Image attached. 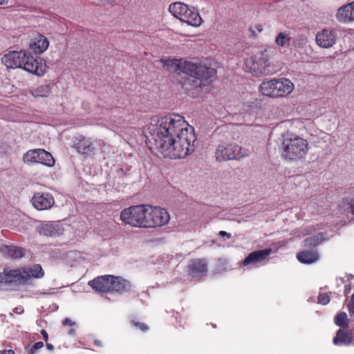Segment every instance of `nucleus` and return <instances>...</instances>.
Returning <instances> with one entry per match:
<instances>
[{
  "label": "nucleus",
  "mask_w": 354,
  "mask_h": 354,
  "mask_svg": "<svg viewBox=\"0 0 354 354\" xmlns=\"http://www.w3.org/2000/svg\"><path fill=\"white\" fill-rule=\"evenodd\" d=\"M291 37L289 33L286 32H279L275 38V44L283 48H288L290 46Z\"/></svg>",
  "instance_id": "a878e982"
},
{
  "label": "nucleus",
  "mask_w": 354,
  "mask_h": 354,
  "mask_svg": "<svg viewBox=\"0 0 354 354\" xmlns=\"http://www.w3.org/2000/svg\"><path fill=\"white\" fill-rule=\"evenodd\" d=\"M182 67L181 73L191 77L181 82L182 86L189 92L205 86L206 82L216 73L214 68L208 67L201 62L185 59Z\"/></svg>",
  "instance_id": "f03ea898"
},
{
  "label": "nucleus",
  "mask_w": 354,
  "mask_h": 354,
  "mask_svg": "<svg viewBox=\"0 0 354 354\" xmlns=\"http://www.w3.org/2000/svg\"><path fill=\"white\" fill-rule=\"evenodd\" d=\"M131 324L133 326L138 328L142 332H146L149 329V327L147 326V325L142 322L131 321Z\"/></svg>",
  "instance_id": "2f4dec72"
},
{
  "label": "nucleus",
  "mask_w": 354,
  "mask_h": 354,
  "mask_svg": "<svg viewBox=\"0 0 354 354\" xmlns=\"http://www.w3.org/2000/svg\"><path fill=\"white\" fill-rule=\"evenodd\" d=\"M23 160L27 164H42L50 167L55 165L51 153L43 149L28 150L24 154Z\"/></svg>",
  "instance_id": "f8f14e48"
},
{
  "label": "nucleus",
  "mask_w": 354,
  "mask_h": 354,
  "mask_svg": "<svg viewBox=\"0 0 354 354\" xmlns=\"http://www.w3.org/2000/svg\"><path fill=\"white\" fill-rule=\"evenodd\" d=\"M2 62L9 68H21L41 76L46 72L45 65L26 51H10L2 57Z\"/></svg>",
  "instance_id": "20e7f679"
},
{
  "label": "nucleus",
  "mask_w": 354,
  "mask_h": 354,
  "mask_svg": "<svg viewBox=\"0 0 354 354\" xmlns=\"http://www.w3.org/2000/svg\"><path fill=\"white\" fill-rule=\"evenodd\" d=\"M245 66L246 71L257 77L274 73V71L270 69L271 65L266 50L259 51L247 58L245 61Z\"/></svg>",
  "instance_id": "0eeeda50"
},
{
  "label": "nucleus",
  "mask_w": 354,
  "mask_h": 354,
  "mask_svg": "<svg viewBox=\"0 0 354 354\" xmlns=\"http://www.w3.org/2000/svg\"><path fill=\"white\" fill-rule=\"evenodd\" d=\"M73 332V329H71L70 331H69V333H71Z\"/></svg>",
  "instance_id": "c03bdc74"
},
{
  "label": "nucleus",
  "mask_w": 354,
  "mask_h": 354,
  "mask_svg": "<svg viewBox=\"0 0 354 354\" xmlns=\"http://www.w3.org/2000/svg\"><path fill=\"white\" fill-rule=\"evenodd\" d=\"M330 300V295L327 292L320 293L318 296V302L322 305L328 304Z\"/></svg>",
  "instance_id": "7c9ffc66"
},
{
  "label": "nucleus",
  "mask_w": 354,
  "mask_h": 354,
  "mask_svg": "<svg viewBox=\"0 0 354 354\" xmlns=\"http://www.w3.org/2000/svg\"><path fill=\"white\" fill-rule=\"evenodd\" d=\"M63 324L65 326H73L74 323L68 318H66Z\"/></svg>",
  "instance_id": "c9c22d12"
},
{
  "label": "nucleus",
  "mask_w": 354,
  "mask_h": 354,
  "mask_svg": "<svg viewBox=\"0 0 354 354\" xmlns=\"http://www.w3.org/2000/svg\"><path fill=\"white\" fill-rule=\"evenodd\" d=\"M75 147L80 153L86 156L94 155L97 149L95 144L91 139L86 138L84 136L76 138Z\"/></svg>",
  "instance_id": "f3484780"
},
{
  "label": "nucleus",
  "mask_w": 354,
  "mask_h": 354,
  "mask_svg": "<svg viewBox=\"0 0 354 354\" xmlns=\"http://www.w3.org/2000/svg\"><path fill=\"white\" fill-rule=\"evenodd\" d=\"M350 208H351V213L353 214H354V201H352L351 203H350Z\"/></svg>",
  "instance_id": "ea45409f"
},
{
  "label": "nucleus",
  "mask_w": 354,
  "mask_h": 354,
  "mask_svg": "<svg viewBox=\"0 0 354 354\" xmlns=\"http://www.w3.org/2000/svg\"><path fill=\"white\" fill-rule=\"evenodd\" d=\"M0 354H15L13 350H1L0 351Z\"/></svg>",
  "instance_id": "e433bc0d"
},
{
  "label": "nucleus",
  "mask_w": 354,
  "mask_h": 354,
  "mask_svg": "<svg viewBox=\"0 0 354 354\" xmlns=\"http://www.w3.org/2000/svg\"><path fill=\"white\" fill-rule=\"evenodd\" d=\"M306 41H307L306 38H302V39H301V41H302V43H303L304 44L306 43Z\"/></svg>",
  "instance_id": "37998d69"
},
{
  "label": "nucleus",
  "mask_w": 354,
  "mask_h": 354,
  "mask_svg": "<svg viewBox=\"0 0 354 354\" xmlns=\"http://www.w3.org/2000/svg\"><path fill=\"white\" fill-rule=\"evenodd\" d=\"M315 40L317 44L321 48H328L335 44L337 33L333 30L324 28L317 33Z\"/></svg>",
  "instance_id": "2eb2a0df"
},
{
  "label": "nucleus",
  "mask_w": 354,
  "mask_h": 354,
  "mask_svg": "<svg viewBox=\"0 0 354 354\" xmlns=\"http://www.w3.org/2000/svg\"><path fill=\"white\" fill-rule=\"evenodd\" d=\"M13 313L16 314H21L24 313V308L22 306H18L12 310Z\"/></svg>",
  "instance_id": "72a5a7b5"
},
{
  "label": "nucleus",
  "mask_w": 354,
  "mask_h": 354,
  "mask_svg": "<svg viewBox=\"0 0 354 354\" xmlns=\"http://www.w3.org/2000/svg\"><path fill=\"white\" fill-rule=\"evenodd\" d=\"M349 291H350V288H346V289L344 290V293L346 295V294H348L349 292Z\"/></svg>",
  "instance_id": "79ce46f5"
},
{
  "label": "nucleus",
  "mask_w": 354,
  "mask_h": 354,
  "mask_svg": "<svg viewBox=\"0 0 354 354\" xmlns=\"http://www.w3.org/2000/svg\"><path fill=\"white\" fill-rule=\"evenodd\" d=\"M8 0H0V6L6 5Z\"/></svg>",
  "instance_id": "a19ab883"
},
{
  "label": "nucleus",
  "mask_w": 354,
  "mask_h": 354,
  "mask_svg": "<svg viewBox=\"0 0 354 354\" xmlns=\"http://www.w3.org/2000/svg\"><path fill=\"white\" fill-rule=\"evenodd\" d=\"M32 205L38 210L50 209L55 203L54 198L49 193H36L31 199Z\"/></svg>",
  "instance_id": "dca6fc26"
},
{
  "label": "nucleus",
  "mask_w": 354,
  "mask_h": 354,
  "mask_svg": "<svg viewBox=\"0 0 354 354\" xmlns=\"http://www.w3.org/2000/svg\"><path fill=\"white\" fill-rule=\"evenodd\" d=\"M169 11L174 17L192 26L198 27L203 21L198 10L182 2L170 4Z\"/></svg>",
  "instance_id": "6e6552de"
},
{
  "label": "nucleus",
  "mask_w": 354,
  "mask_h": 354,
  "mask_svg": "<svg viewBox=\"0 0 354 354\" xmlns=\"http://www.w3.org/2000/svg\"><path fill=\"white\" fill-rule=\"evenodd\" d=\"M144 132L149 142H153L165 158H184L194 150V129L180 115L153 118Z\"/></svg>",
  "instance_id": "f257e3e1"
},
{
  "label": "nucleus",
  "mask_w": 354,
  "mask_h": 354,
  "mask_svg": "<svg viewBox=\"0 0 354 354\" xmlns=\"http://www.w3.org/2000/svg\"><path fill=\"white\" fill-rule=\"evenodd\" d=\"M353 340V333L350 330L339 329L333 338V344L336 346L349 345Z\"/></svg>",
  "instance_id": "412c9836"
},
{
  "label": "nucleus",
  "mask_w": 354,
  "mask_h": 354,
  "mask_svg": "<svg viewBox=\"0 0 354 354\" xmlns=\"http://www.w3.org/2000/svg\"><path fill=\"white\" fill-rule=\"evenodd\" d=\"M295 86L285 77H274L263 80L259 86L258 91L263 96L276 99L287 97L292 93Z\"/></svg>",
  "instance_id": "423d86ee"
},
{
  "label": "nucleus",
  "mask_w": 354,
  "mask_h": 354,
  "mask_svg": "<svg viewBox=\"0 0 354 354\" xmlns=\"http://www.w3.org/2000/svg\"><path fill=\"white\" fill-rule=\"evenodd\" d=\"M272 252L270 248L254 251L248 255L242 263L244 266H248L262 263L268 258Z\"/></svg>",
  "instance_id": "a211bd4d"
},
{
  "label": "nucleus",
  "mask_w": 354,
  "mask_h": 354,
  "mask_svg": "<svg viewBox=\"0 0 354 354\" xmlns=\"http://www.w3.org/2000/svg\"><path fill=\"white\" fill-rule=\"evenodd\" d=\"M297 258L302 263L310 264L319 259V254L316 250H303L297 253Z\"/></svg>",
  "instance_id": "b1692460"
},
{
  "label": "nucleus",
  "mask_w": 354,
  "mask_h": 354,
  "mask_svg": "<svg viewBox=\"0 0 354 354\" xmlns=\"http://www.w3.org/2000/svg\"><path fill=\"white\" fill-rule=\"evenodd\" d=\"M336 19L342 23H348L354 20V1L340 7L336 13Z\"/></svg>",
  "instance_id": "6ab92c4d"
},
{
  "label": "nucleus",
  "mask_w": 354,
  "mask_h": 354,
  "mask_svg": "<svg viewBox=\"0 0 354 354\" xmlns=\"http://www.w3.org/2000/svg\"><path fill=\"white\" fill-rule=\"evenodd\" d=\"M41 334L42 335L45 342H47L48 340V335L47 332L45 330L42 329L41 330Z\"/></svg>",
  "instance_id": "f704fd0d"
},
{
  "label": "nucleus",
  "mask_w": 354,
  "mask_h": 354,
  "mask_svg": "<svg viewBox=\"0 0 354 354\" xmlns=\"http://www.w3.org/2000/svg\"><path fill=\"white\" fill-rule=\"evenodd\" d=\"M0 251L4 256L11 259L21 258L25 254V250L16 245H2L0 247Z\"/></svg>",
  "instance_id": "4be33fe9"
},
{
  "label": "nucleus",
  "mask_w": 354,
  "mask_h": 354,
  "mask_svg": "<svg viewBox=\"0 0 354 354\" xmlns=\"http://www.w3.org/2000/svg\"><path fill=\"white\" fill-rule=\"evenodd\" d=\"M309 150L308 141L299 135L288 132L282 136L281 156L285 161H303L306 159Z\"/></svg>",
  "instance_id": "7ed1b4c3"
},
{
  "label": "nucleus",
  "mask_w": 354,
  "mask_h": 354,
  "mask_svg": "<svg viewBox=\"0 0 354 354\" xmlns=\"http://www.w3.org/2000/svg\"><path fill=\"white\" fill-rule=\"evenodd\" d=\"M46 348L48 351H53L54 349V346L51 344H49L47 342H46Z\"/></svg>",
  "instance_id": "58836bf2"
},
{
  "label": "nucleus",
  "mask_w": 354,
  "mask_h": 354,
  "mask_svg": "<svg viewBox=\"0 0 354 354\" xmlns=\"http://www.w3.org/2000/svg\"><path fill=\"white\" fill-rule=\"evenodd\" d=\"M13 277H18V283H25L30 278L40 279L44 277V271L39 264H34L12 272Z\"/></svg>",
  "instance_id": "ddd939ff"
},
{
  "label": "nucleus",
  "mask_w": 354,
  "mask_h": 354,
  "mask_svg": "<svg viewBox=\"0 0 354 354\" xmlns=\"http://www.w3.org/2000/svg\"><path fill=\"white\" fill-rule=\"evenodd\" d=\"M50 93V88L49 85L45 84L39 86L32 91V95L35 97H48Z\"/></svg>",
  "instance_id": "cd10ccee"
},
{
  "label": "nucleus",
  "mask_w": 354,
  "mask_h": 354,
  "mask_svg": "<svg viewBox=\"0 0 354 354\" xmlns=\"http://www.w3.org/2000/svg\"><path fill=\"white\" fill-rule=\"evenodd\" d=\"M41 230L43 234L46 236H55L63 234L64 227L58 222L50 223L43 225Z\"/></svg>",
  "instance_id": "5701e85b"
},
{
  "label": "nucleus",
  "mask_w": 354,
  "mask_h": 354,
  "mask_svg": "<svg viewBox=\"0 0 354 354\" xmlns=\"http://www.w3.org/2000/svg\"><path fill=\"white\" fill-rule=\"evenodd\" d=\"M185 59H161L160 62L164 66H168L171 69H173L174 71L177 72L178 74L181 73L182 66L183 65V62Z\"/></svg>",
  "instance_id": "393cba45"
},
{
  "label": "nucleus",
  "mask_w": 354,
  "mask_h": 354,
  "mask_svg": "<svg viewBox=\"0 0 354 354\" xmlns=\"http://www.w3.org/2000/svg\"><path fill=\"white\" fill-rule=\"evenodd\" d=\"M250 150L235 143L219 145L215 151V158L217 161H227L229 160H239L248 157Z\"/></svg>",
  "instance_id": "9d476101"
},
{
  "label": "nucleus",
  "mask_w": 354,
  "mask_h": 354,
  "mask_svg": "<svg viewBox=\"0 0 354 354\" xmlns=\"http://www.w3.org/2000/svg\"><path fill=\"white\" fill-rule=\"evenodd\" d=\"M44 346V343L42 342H36L29 350V354H35V351L41 348Z\"/></svg>",
  "instance_id": "473e14b6"
},
{
  "label": "nucleus",
  "mask_w": 354,
  "mask_h": 354,
  "mask_svg": "<svg viewBox=\"0 0 354 354\" xmlns=\"http://www.w3.org/2000/svg\"><path fill=\"white\" fill-rule=\"evenodd\" d=\"M320 243H321V240L317 236H311V237L306 239L304 241V246L309 247V248H310V247L314 248V247H316L317 245H318L319 244H320Z\"/></svg>",
  "instance_id": "c756f323"
},
{
  "label": "nucleus",
  "mask_w": 354,
  "mask_h": 354,
  "mask_svg": "<svg viewBox=\"0 0 354 354\" xmlns=\"http://www.w3.org/2000/svg\"><path fill=\"white\" fill-rule=\"evenodd\" d=\"M15 271V270H11L8 268H4L3 272H0V283H18V277H13L12 274V272Z\"/></svg>",
  "instance_id": "bb28decb"
},
{
  "label": "nucleus",
  "mask_w": 354,
  "mask_h": 354,
  "mask_svg": "<svg viewBox=\"0 0 354 354\" xmlns=\"http://www.w3.org/2000/svg\"><path fill=\"white\" fill-rule=\"evenodd\" d=\"M147 213L145 218V228L160 227L166 225L170 216L165 208L147 205Z\"/></svg>",
  "instance_id": "9b49d317"
},
{
  "label": "nucleus",
  "mask_w": 354,
  "mask_h": 354,
  "mask_svg": "<svg viewBox=\"0 0 354 354\" xmlns=\"http://www.w3.org/2000/svg\"><path fill=\"white\" fill-rule=\"evenodd\" d=\"M187 272L192 279H203L208 272L207 260L205 258L191 259L187 266Z\"/></svg>",
  "instance_id": "4468645a"
},
{
  "label": "nucleus",
  "mask_w": 354,
  "mask_h": 354,
  "mask_svg": "<svg viewBox=\"0 0 354 354\" xmlns=\"http://www.w3.org/2000/svg\"><path fill=\"white\" fill-rule=\"evenodd\" d=\"M88 284L97 292L123 293L131 290V282L121 277L113 275L99 276L88 281Z\"/></svg>",
  "instance_id": "39448f33"
},
{
  "label": "nucleus",
  "mask_w": 354,
  "mask_h": 354,
  "mask_svg": "<svg viewBox=\"0 0 354 354\" xmlns=\"http://www.w3.org/2000/svg\"><path fill=\"white\" fill-rule=\"evenodd\" d=\"M147 213V205H133L124 209L120 212V218L126 225L145 228Z\"/></svg>",
  "instance_id": "1a4fd4ad"
},
{
  "label": "nucleus",
  "mask_w": 354,
  "mask_h": 354,
  "mask_svg": "<svg viewBox=\"0 0 354 354\" xmlns=\"http://www.w3.org/2000/svg\"><path fill=\"white\" fill-rule=\"evenodd\" d=\"M219 236H227L228 239H230L231 237V235L230 234L225 232V231H220L219 233H218Z\"/></svg>",
  "instance_id": "4c0bfd02"
},
{
  "label": "nucleus",
  "mask_w": 354,
  "mask_h": 354,
  "mask_svg": "<svg viewBox=\"0 0 354 354\" xmlns=\"http://www.w3.org/2000/svg\"><path fill=\"white\" fill-rule=\"evenodd\" d=\"M334 322L337 326L341 328L346 327L348 324V319L346 313L344 312L337 313L335 317Z\"/></svg>",
  "instance_id": "c85d7f7f"
},
{
  "label": "nucleus",
  "mask_w": 354,
  "mask_h": 354,
  "mask_svg": "<svg viewBox=\"0 0 354 354\" xmlns=\"http://www.w3.org/2000/svg\"><path fill=\"white\" fill-rule=\"evenodd\" d=\"M48 46V39L41 34H37L29 44L30 49L35 54H41L47 50Z\"/></svg>",
  "instance_id": "aec40b11"
}]
</instances>
